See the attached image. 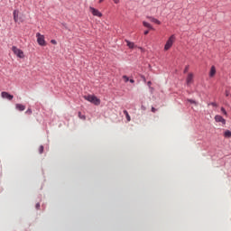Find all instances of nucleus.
I'll return each mask as SVG.
<instances>
[{
	"label": "nucleus",
	"mask_w": 231,
	"mask_h": 231,
	"mask_svg": "<svg viewBox=\"0 0 231 231\" xmlns=\"http://www.w3.org/2000/svg\"><path fill=\"white\" fill-rule=\"evenodd\" d=\"M226 97H228V92H226Z\"/></svg>",
	"instance_id": "33"
},
{
	"label": "nucleus",
	"mask_w": 231,
	"mask_h": 231,
	"mask_svg": "<svg viewBox=\"0 0 231 231\" xmlns=\"http://www.w3.org/2000/svg\"><path fill=\"white\" fill-rule=\"evenodd\" d=\"M99 3H104V0H99Z\"/></svg>",
	"instance_id": "32"
},
{
	"label": "nucleus",
	"mask_w": 231,
	"mask_h": 231,
	"mask_svg": "<svg viewBox=\"0 0 231 231\" xmlns=\"http://www.w3.org/2000/svg\"><path fill=\"white\" fill-rule=\"evenodd\" d=\"M189 71V66H186L184 69V73H187Z\"/></svg>",
	"instance_id": "23"
},
{
	"label": "nucleus",
	"mask_w": 231,
	"mask_h": 231,
	"mask_svg": "<svg viewBox=\"0 0 231 231\" xmlns=\"http://www.w3.org/2000/svg\"><path fill=\"white\" fill-rule=\"evenodd\" d=\"M174 42H176V35L172 34L171 36H170V38L166 42V44L164 45V51H168V50H171Z\"/></svg>",
	"instance_id": "1"
},
{
	"label": "nucleus",
	"mask_w": 231,
	"mask_h": 231,
	"mask_svg": "<svg viewBox=\"0 0 231 231\" xmlns=\"http://www.w3.org/2000/svg\"><path fill=\"white\" fill-rule=\"evenodd\" d=\"M14 23H17V21H19V11L17 10L14 11Z\"/></svg>",
	"instance_id": "12"
},
{
	"label": "nucleus",
	"mask_w": 231,
	"mask_h": 231,
	"mask_svg": "<svg viewBox=\"0 0 231 231\" xmlns=\"http://www.w3.org/2000/svg\"><path fill=\"white\" fill-rule=\"evenodd\" d=\"M215 121H216V122H220V123L223 124V125L226 124V121L225 118H223V116H215Z\"/></svg>",
	"instance_id": "9"
},
{
	"label": "nucleus",
	"mask_w": 231,
	"mask_h": 231,
	"mask_svg": "<svg viewBox=\"0 0 231 231\" xmlns=\"http://www.w3.org/2000/svg\"><path fill=\"white\" fill-rule=\"evenodd\" d=\"M123 79H124L125 82H129V77L123 76Z\"/></svg>",
	"instance_id": "20"
},
{
	"label": "nucleus",
	"mask_w": 231,
	"mask_h": 231,
	"mask_svg": "<svg viewBox=\"0 0 231 231\" xmlns=\"http://www.w3.org/2000/svg\"><path fill=\"white\" fill-rule=\"evenodd\" d=\"M146 19H149V21H151V23H154L155 24H162V22H160V20H158L152 16H147Z\"/></svg>",
	"instance_id": "8"
},
{
	"label": "nucleus",
	"mask_w": 231,
	"mask_h": 231,
	"mask_svg": "<svg viewBox=\"0 0 231 231\" xmlns=\"http://www.w3.org/2000/svg\"><path fill=\"white\" fill-rule=\"evenodd\" d=\"M113 2L115 3V5H118V3H120V0H113Z\"/></svg>",
	"instance_id": "25"
},
{
	"label": "nucleus",
	"mask_w": 231,
	"mask_h": 231,
	"mask_svg": "<svg viewBox=\"0 0 231 231\" xmlns=\"http://www.w3.org/2000/svg\"><path fill=\"white\" fill-rule=\"evenodd\" d=\"M192 82H194V74L189 73L188 77L186 79L187 86H190V84H192Z\"/></svg>",
	"instance_id": "6"
},
{
	"label": "nucleus",
	"mask_w": 231,
	"mask_h": 231,
	"mask_svg": "<svg viewBox=\"0 0 231 231\" xmlns=\"http://www.w3.org/2000/svg\"><path fill=\"white\" fill-rule=\"evenodd\" d=\"M39 152H40V154H42V152H44V147L40 146Z\"/></svg>",
	"instance_id": "19"
},
{
	"label": "nucleus",
	"mask_w": 231,
	"mask_h": 231,
	"mask_svg": "<svg viewBox=\"0 0 231 231\" xmlns=\"http://www.w3.org/2000/svg\"><path fill=\"white\" fill-rule=\"evenodd\" d=\"M143 26H144L145 28H148L149 30H154V28H152V25H151V23H147V22H143Z\"/></svg>",
	"instance_id": "14"
},
{
	"label": "nucleus",
	"mask_w": 231,
	"mask_h": 231,
	"mask_svg": "<svg viewBox=\"0 0 231 231\" xmlns=\"http://www.w3.org/2000/svg\"><path fill=\"white\" fill-rule=\"evenodd\" d=\"M156 111V108H154L153 106L152 107V113H154Z\"/></svg>",
	"instance_id": "28"
},
{
	"label": "nucleus",
	"mask_w": 231,
	"mask_h": 231,
	"mask_svg": "<svg viewBox=\"0 0 231 231\" xmlns=\"http://www.w3.org/2000/svg\"><path fill=\"white\" fill-rule=\"evenodd\" d=\"M215 76H216V67L212 66L211 69H210V71H209V77L212 78V77H215Z\"/></svg>",
	"instance_id": "13"
},
{
	"label": "nucleus",
	"mask_w": 231,
	"mask_h": 231,
	"mask_svg": "<svg viewBox=\"0 0 231 231\" xmlns=\"http://www.w3.org/2000/svg\"><path fill=\"white\" fill-rule=\"evenodd\" d=\"M85 100H88V102H91V104H94L95 106H100V99L93 95H88L84 96Z\"/></svg>",
	"instance_id": "2"
},
{
	"label": "nucleus",
	"mask_w": 231,
	"mask_h": 231,
	"mask_svg": "<svg viewBox=\"0 0 231 231\" xmlns=\"http://www.w3.org/2000/svg\"><path fill=\"white\" fill-rule=\"evenodd\" d=\"M211 106H216L217 105H216V103H211Z\"/></svg>",
	"instance_id": "31"
},
{
	"label": "nucleus",
	"mask_w": 231,
	"mask_h": 231,
	"mask_svg": "<svg viewBox=\"0 0 231 231\" xmlns=\"http://www.w3.org/2000/svg\"><path fill=\"white\" fill-rule=\"evenodd\" d=\"M51 44H57V41H55V40H51Z\"/></svg>",
	"instance_id": "26"
},
{
	"label": "nucleus",
	"mask_w": 231,
	"mask_h": 231,
	"mask_svg": "<svg viewBox=\"0 0 231 231\" xmlns=\"http://www.w3.org/2000/svg\"><path fill=\"white\" fill-rule=\"evenodd\" d=\"M15 108L18 111H24V109H26V106L24 105H22V104H16Z\"/></svg>",
	"instance_id": "11"
},
{
	"label": "nucleus",
	"mask_w": 231,
	"mask_h": 231,
	"mask_svg": "<svg viewBox=\"0 0 231 231\" xmlns=\"http://www.w3.org/2000/svg\"><path fill=\"white\" fill-rule=\"evenodd\" d=\"M123 113L125 116L127 122H131V116H129V112H127V110H124Z\"/></svg>",
	"instance_id": "15"
},
{
	"label": "nucleus",
	"mask_w": 231,
	"mask_h": 231,
	"mask_svg": "<svg viewBox=\"0 0 231 231\" xmlns=\"http://www.w3.org/2000/svg\"><path fill=\"white\" fill-rule=\"evenodd\" d=\"M89 12L94 15L95 17H102V13L98 11L97 9H95V7L90 6Z\"/></svg>",
	"instance_id": "5"
},
{
	"label": "nucleus",
	"mask_w": 231,
	"mask_h": 231,
	"mask_svg": "<svg viewBox=\"0 0 231 231\" xmlns=\"http://www.w3.org/2000/svg\"><path fill=\"white\" fill-rule=\"evenodd\" d=\"M221 112L223 113V115L226 116V110H225V107H221Z\"/></svg>",
	"instance_id": "21"
},
{
	"label": "nucleus",
	"mask_w": 231,
	"mask_h": 231,
	"mask_svg": "<svg viewBox=\"0 0 231 231\" xmlns=\"http://www.w3.org/2000/svg\"><path fill=\"white\" fill-rule=\"evenodd\" d=\"M12 51L19 59H24V52L21 49L17 48L16 46L12 47Z\"/></svg>",
	"instance_id": "3"
},
{
	"label": "nucleus",
	"mask_w": 231,
	"mask_h": 231,
	"mask_svg": "<svg viewBox=\"0 0 231 231\" xmlns=\"http://www.w3.org/2000/svg\"><path fill=\"white\" fill-rule=\"evenodd\" d=\"M142 109L145 110V107L142 106Z\"/></svg>",
	"instance_id": "34"
},
{
	"label": "nucleus",
	"mask_w": 231,
	"mask_h": 231,
	"mask_svg": "<svg viewBox=\"0 0 231 231\" xmlns=\"http://www.w3.org/2000/svg\"><path fill=\"white\" fill-rule=\"evenodd\" d=\"M144 35H149V31H145Z\"/></svg>",
	"instance_id": "29"
},
{
	"label": "nucleus",
	"mask_w": 231,
	"mask_h": 231,
	"mask_svg": "<svg viewBox=\"0 0 231 231\" xmlns=\"http://www.w3.org/2000/svg\"><path fill=\"white\" fill-rule=\"evenodd\" d=\"M36 208H37V210H39L41 208V204L40 203L36 204Z\"/></svg>",
	"instance_id": "24"
},
{
	"label": "nucleus",
	"mask_w": 231,
	"mask_h": 231,
	"mask_svg": "<svg viewBox=\"0 0 231 231\" xmlns=\"http://www.w3.org/2000/svg\"><path fill=\"white\" fill-rule=\"evenodd\" d=\"M1 96H2V98H7V100L14 99V96L10 95L8 92H2Z\"/></svg>",
	"instance_id": "7"
},
{
	"label": "nucleus",
	"mask_w": 231,
	"mask_h": 231,
	"mask_svg": "<svg viewBox=\"0 0 231 231\" xmlns=\"http://www.w3.org/2000/svg\"><path fill=\"white\" fill-rule=\"evenodd\" d=\"M125 42H126V46H128V48H130V50H133L135 48L134 42H130L128 40H125Z\"/></svg>",
	"instance_id": "10"
},
{
	"label": "nucleus",
	"mask_w": 231,
	"mask_h": 231,
	"mask_svg": "<svg viewBox=\"0 0 231 231\" xmlns=\"http://www.w3.org/2000/svg\"><path fill=\"white\" fill-rule=\"evenodd\" d=\"M188 102H189V104H194V106H198V102H196L194 99H188Z\"/></svg>",
	"instance_id": "18"
},
{
	"label": "nucleus",
	"mask_w": 231,
	"mask_h": 231,
	"mask_svg": "<svg viewBox=\"0 0 231 231\" xmlns=\"http://www.w3.org/2000/svg\"><path fill=\"white\" fill-rule=\"evenodd\" d=\"M27 115H32V109H27V111L25 112Z\"/></svg>",
	"instance_id": "22"
},
{
	"label": "nucleus",
	"mask_w": 231,
	"mask_h": 231,
	"mask_svg": "<svg viewBox=\"0 0 231 231\" xmlns=\"http://www.w3.org/2000/svg\"><path fill=\"white\" fill-rule=\"evenodd\" d=\"M37 42L40 46H46V41L44 40V35L40 32L36 33Z\"/></svg>",
	"instance_id": "4"
},
{
	"label": "nucleus",
	"mask_w": 231,
	"mask_h": 231,
	"mask_svg": "<svg viewBox=\"0 0 231 231\" xmlns=\"http://www.w3.org/2000/svg\"><path fill=\"white\" fill-rule=\"evenodd\" d=\"M224 136H225L226 138H230V137H231V132H230V130H226V131L225 132V134H224Z\"/></svg>",
	"instance_id": "16"
},
{
	"label": "nucleus",
	"mask_w": 231,
	"mask_h": 231,
	"mask_svg": "<svg viewBox=\"0 0 231 231\" xmlns=\"http://www.w3.org/2000/svg\"><path fill=\"white\" fill-rule=\"evenodd\" d=\"M79 118L81 120H86V116L82 115V112H79Z\"/></svg>",
	"instance_id": "17"
},
{
	"label": "nucleus",
	"mask_w": 231,
	"mask_h": 231,
	"mask_svg": "<svg viewBox=\"0 0 231 231\" xmlns=\"http://www.w3.org/2000/svg\"><path fill=\"white\" fill-rule=\"evenodd\" d=\"M131 84H134V79H130Z\"/></svg>",
	"instance_id": "30"
},
{
	"label": "nucleus",
	"mask_w": 231,
	"mask_h": 231,
	"mask_svg": "<svg viewBox=\"0 0 231 231\" xmlns=\"http://www.w3.org/2000/svg\"><path fill=\"white\" fill-rule=\"evenodd\" d=\"M152 83L151 82V81H148L147 82V85L149 86V88H151V85H152Z\"/></svg>",
	"instance_id": "27"
}]
</instances>
